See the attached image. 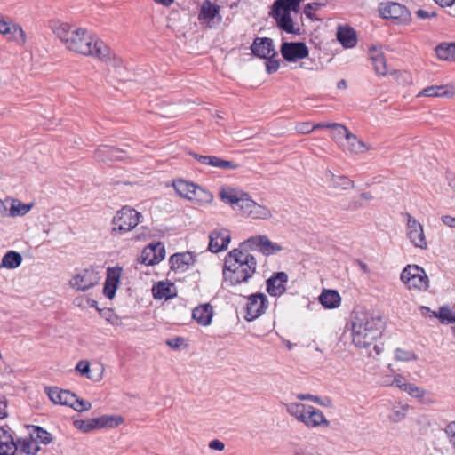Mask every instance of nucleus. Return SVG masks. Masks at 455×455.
Instances as JSON below:
<instances>
[{
    "label": "nucleus",
    "instance_id": "8",
    "mask_svg": "<svg viewBox=\"0 0 455 455\" xmlns=\"http://www.w3.org/2000/svg\"><path fill=\"white\" fill-rule=\"evenodd\" d=\"M379 12L382 18L395 20L398 23H407L411 19L407 7L396 2L381 3Z\"/></svg>",
    "mask_w": 455,
    "mask_h": 455
},
{
    "label": "nucleus",
    "instance_id": "53",
    "mask_svg": "<svg viewBox=\"0 0 455 455\" xmlns=\"http://www.w3.org/2000/svg\"><path fill=\"white\" fill-rule=\"evenodd\" d=\"M296 130L298 132L302 134H307L310 133L312 131H314L313 124L309 122H304L300 123L296 126Z\"/></svg>",
    "mask_w": 455,
    "mask_h": 455
},
{
    "label": "nucleus",
    "instance_id": "62",
    "mask_svg": "<svg viewBox=\"0 0 455 455\" xmlns=\"http://www.w3.org/2000/svg\"><path fill=\"white\" fill-rule=\"evenodd\" d=\"M436 4L439 6L445 8V7H451L455 4V0H434Z\"/></svg>",
    "mask_w": 455,
    "mask_h": 455
},
{
    "label": "nucleus",
    "instance_id": "21",
    "mask_svg": "<svg viewBox=\"0 0 455 455\" xmlns=\"http://www.w3.org/2000/svg\"><path fill=\"white\" fill-rule=\"evenodd\" d=\"M241 212L251 219L267 220L272 217L271 211L267 206L257 204L251 196L246 200Z\"/></svg>",
    "mask_w": 455,
    "mask_h": 455
},
{
    "label": "nucleus",
    "instance_id": "32",
    "mask_svg": "<svg viewBox=\"0 0 455 455\" xmlns=\"http://www.w3.org/2000/svg\"><path fill=\"white\" fill-rule=\"evenodd\" d=\"M403 391L409 394L411 396L418 399L423 403L430 404L434 403L433 396L425 389L419 387L418 386L409 383L403 385Z\"/></svg>",
    "mask_w": 455,
    "mask_h": 455
},
{
    "label": "nucleus",
    "instance_id": "36",
    "mask_svg": "<svg viewBox=\"0 0 455 455\" xmlns=\"http://www.w3.org/2000/svg\"><path fill=\"white\" fill-rule=\"evenodd\" d=\"M22 263V256L16 251H8L0 262V268L15 269Z\"/></svg>",
    "mask_w": 455,
    "mask_h": 455
},
{
    "label": "nucleus",
    "instance_id": "6",
    "mask_svg": "<svg viewBox=\"0 0 455 455\" xmlns=\"http://www.w3.org/2000/svg\"><path fill=\"white\" fill-rule=\"evenodd\" d=\"M87 55L97 58L101 62L113 67H119L122 62L111 49L96 36H90V41L87 42Z\"/></svg>",
    "mask_w": 455,
    "mask_h": 455
},
{
    "label": "nucleus",
    "instance_id": "43",
    "mask_svg": "<svg viewBox=\"0 0 455 455\" xmlns=\"http://www.w3.org/2000/svg\"><path fill=\"white\" fill-rule=\"evenodd\" d=\"M21 451L28 455H35L39 451L38 443L30 435L21 442Z\"/></svg>",
    "mask_w": 455,
    "mask_h": 455
},
{
    "label": "nucleus",
    "instance_id": "64",
    "mask_svg": "<svg viewBox=\"0 0 455 455\" xmlns=\"http://www.w3.org/2000/svg\"><path fill=\"white\" fill-rule=\"evenodd\" d=\"M76 370L81 373V375H85V361L81 360L76 367Z\"/></svg>",
    "mask_w": 455,
    "mask_h": 455
},
{
    "label": "nucleus",
    "instance_id": "11",
    "mask_svg": "<svg viewBox=\"0 0 455 455\" xmlns=\"http://www.w3.org/2000/svg\"><path fill=\"white\" fill-rule=\"evenodd\" d=\"M267 298L263 293L251 294L246 304L245 320L251 322L259 317L267 307Z\"/></svg>",
    "mask_w": 455,
    "mask_h": 455
},
{
    "label": "nucleus",
    "instance_id": "35",
    "mask_svg": "<svg viewBox=\"0 0 455 455\" xmlns=\"http://www.w3.org/2000/svg\"><path fill=\"white\" fill-rule=\"evenodd\" d=\"M319 300L325 308H336L340 305L341 299L337 291L323 290Z\"/></svg>",
    "mask_w": 455,
    "mask_h": 455
},
{
    "label": "nucleus",
    "instance_id": "3",
    "mask_svg": "<svg viewBox=\"0 0 455 455\" xmlns=\"http://www.w3.org/2000/svg\"><path fill=\"white\" fill-rule=\"evenodd\" d=\"M56 36L65 44L69 51L84 54V30L71 26L68 23H61L54 28Z\"/></svg>",
    "mask_w": 455,
    "mask_h": 455
},
{
    "label": "nucleus",
    "instance_id": "40",
    "mask_svg": "<svg viewBox=\"0 0 455 455\" xmlns=\"http://www.w3.org/2000/svg\"><path fill=\"white\" fill-rule=\"evenodd\" d=\"M306 410H309V405L299 403H291L286 405L287 412L299 422L302 418H305Z\"/></svg>",
    "mask_w": 455,
    "mask_h": 455
},
{
    "label": "nucleus",
    "instance_id": "60",
    "mask_svg": "<svg viewBox=\"0 0 455 455\" xmlns=\"http://www.w3.org/2000/svg\"><path fill=\"white\" fill-rule=\"evenodd\" d=\"M394 384L402 391H403V385L409 384L402 376H397L394 379Z\"/></svg>",
    "mask_w": 455,
    "mask_h": 455
},
{
    "label": "nucleus",
    "instance_id": "25",
    "mask_svg": "<svg viewBox=\"0 0 455 455\" xmlns=\"http://www.w3.org/2000/svg\"><path fill=\"white\" fill-rule=\"evenodd\" d=\"M124 150L108 145H100L95 150V157L102 162L123 160Z\"/></svg>",
    "mask_w": 455,
    "mask_h": 455
},
{
    "label": "nucleus",
    "instance_id": "16",
    "mask_svg": "<svg viewBox=\"0 0 455 455\" xmlns=\"http://www.w3.org/2000/svg\"><path fill=\"white\" fill-rule=\"evenodd\" d=\"M124 422L121 415H102L87 419V432L94 429L114 428Z\"/></svg>",
    "mask_w": 455,
    "mask_h": 455
},
{
    "label": "nucleus",
    "instance_id": "41",
    "mask_svg": "<svg viewBox=\"0 0 455 455\" xmlns=\"http://www.w3.org/2000/svg\"><path fill=\"white\" fill-rule=\"evenodd\" d=\"M32 206V204H24L17 199H14L12 200L9 214L12 217L23 216L30 211Z\"/></svg>",
    "mask_w": 455,
    "mask_h": 455
},
{
    "label": "nucleus",
    "instance_id": "51",
    "mask_svg": "<svg viewBox=\"0 0 455 455\" xmlns=\"http://www.w3.org/2000/svg\"><path fill=\"white\" fill-rule=\"evenodd\" d=\"M70 284L73 288H76L77 291H85V284L84 276L81 275H76L71 280Z\"/></svg>",
    "mask_w": 455,
    "mask_h": 455
},
{
    "label": "nucleus",
    "instance_id": "24",
    "mask_svg": "<svg viewBox=\"0 0 455 455\" xmlns=\"http://www.w3.org/2000/svg\"><path fill=\"white\" fill-rule=\"evenodd\" d=\"M247 243L251 246L259 247L260 251L265 255H270L279 252L283 247L272 243L266 235L252 236L247 240Z\"/></svg>",
    "mask_w": 455,
    "mask_h": 455
},
{
    "label": "nucleus",
    "instance_id": "56",
    "mask_svg": "<svg viewBox=\"0 0 455 455\" xmlns=\"http://www.w3.org/2000/svg\"><path fill=\"white\" fill-rule=\"evenodd\" d=\"M10 440L14 441L12 434L3 427H0V443L10 442Z\"/></svg>",
    "mask_w": 455,
    "mask_h": 455
},
{
    "label": "nucleus",
    "instance_id": "26",
    "mask_svg": "<svg viewBox=\"0 0 455 455\" xmlns=\"http://www.w3.org/2000/svg\"><path fill=\"white\" fill-rule=\"evenodd\" d=\"M325 180L332 189L347 190L355 187V183L347 176L335 175L331 170L325 172Z\"/></svg>",
    "mask_w": 455,
    "mask_h": 455
},
{
    "label": "nucleus",
    "instance_id": "7",
    "mask_svg": "<svg viewBox=\"0 0 455 455\" xmlns=\"http://www.w3.org/2000/svg\"><path fill=\"white\" fill-rule=\"evenodd\" d=\"M47 395L49 399L54 403L69 406L76 411L85 410L84 401L82 398H78L76 394L71 393L69 390L59 389L56 387H48Z\"/></svg>",
    "mask_w": 455,
    "mask_h": 455
},
{
    "label": "nucleus",
    "instance_id": "19",
    "mask_svg": "<svg viewBox=\"0 0 455 455\" xmlns=\"http://www.w3.org/2000/svg\"><path fill=\"white\" fill-rule=\"evenodd\" d=\"M252 53L261 59H267L271 54L277 57L278 53L275 51L273 40L268 37H257L251 46Z\"/></svg>",
    "mask_w": 455,
    "mask_h": 455
},
{
    "label": "nucleus",
    "instance_id": "31",
    "mask_svg": "<svg viewBox=\"0 0 455 455\" xmlns=\"http://www.w3.org/2000/svg\"><path fill=\"white\" fill-rule=\"evenodd\" d=\"M175 191L181 196L189 200L194 199L198 191L203 189L192 182L180 180L173 183Z\"/></svg>",
    "mask_w": 455,
    "mask_h": 455
},
{
    "label": "nucleus",
    "instance_id": "27",
    "mask_svg": "<svg viewBox=\"0 0 455 455\" xmlns=\"http://www.w3.org/2000/svg\"><path fill=\"white\" fill-rule=\"evenodd\" d=\"M419 97H446V98H454L455 97V87L453 85L446 84V85H432L424 88L421 92H419Z\"/></svg>",
    "mask_w": 455,
    "mask_h": 455
},
{
    "label": "nucleus",
    "instance_id": "44",
    "mask_svg": "<svg viewBox=\"0 0 455 455\" xmlns=\"http://www.w3.org/2000/svg\"><path fill=\"white\" fill-rule=\"evenodd\" d=\"M331 137L336 141L343 138L347 140L348 133H350L349 130L345 125L337 123L331 124Z\"/></svg>",
    "mask_w": 455,
    "mask_h": 455
},
{
    "label": "nucleus",
    "instance_id": "48",
    "mask_svg": "<svg viewBox=\"0 0 455 455\" xmlns=\"http://www.w3.org/2000/svg\"><path fill=\"white\" fill-rule=\"evenodd\" d=\"M17 451V444L14 441L0 443V455H14Z\"/></svg>",
    "mask_w": 455,
    "mask_h": 455
},
{
    "label": "nucleus",
    "instance_id": "52",
    "mask_svg": "<svg viewBox=\"0 0 455 455\" xmlns=\"http://www.w3.org/2000/svg\"><path fill=\"white\" fill-rule=\"evenodd\" d=\"M99 312L102 318L106 319L108 322L111 323L117 320L116 314L110 308L99 309Z\"/></svg>",
    "mask_w": 455,
    "mask_h": 455
},
{
    "label": "nucleus",
    "instance_id": "12",
    "mask_svg": "<svg viewBox=\"0 0 455 455\" xmlns=\"http://www.w3.org/2000/svg\"><path fill=\"white\" fill-rule=\"evenodd\" d=\"M165 257L164 245L160 243H149L146 246L140 256L138 258V262L146 266H154L162 261Z\"/></svg>",
    "mask_w": 455,
    "mask_h": 455
},
{
    "label": "nucleus",
    "instance_id": "57",
    "mask_svg": "<svg viewBox=\"0 0 455 455\" xmlns=\"http://www.w3.org/2000/svg\"><path fill=\"white\" fill-rule=\"evenodd\" d=\"M416 14H417L418 18L422 19V20L429 19V18H433V17H436L437 16L435 12H427L426 10H423V9H419L416 12Z\"/></svg>",
    "mask_w": 455,
    "mask_h": 455
},
{
    "label": "nucleus",
    "instance_id": "54",
    "mask_svg": "<svg viewBox=\"0 0 455 455\" xmlns=\"http://www.w3.org/2000/svg\"><path fill=\"white\" fill-rule=\"evenodd\" d=\"M445 432L449 435L450 442L455 448V421L446 426Z\"/></svg>",
    "mask_w": 455,
    "mask_h": 455
},
{
    "label": "nucleus",
    "instance_id": "9",
    "mask_svg": "<svg viewBox=\"0 0 455 455\" xmlns=\"http://www.w3.org/2000/svg\"><path fill=\"white\" fill-rule=\"evenodd\" d=\"M219 196L224 203L230 204L234 210L242 212L250 196L238 188L224 186L220 188Z\"/></svg>",
    "mask_w": 455,
    "mask_h": 455
},
{
    "label": "nucleus",
    "instance_id": "39",
    "mask_svg": "<svg viewBox=\"0 0 455 455\" xmlns=\"http://www.w3.org/2000/svg\"><path fill=\"white\" fill-rule=\"evenodd\" d=\"M171 286L172 284L167 282H158L152 289L154 298L158 299L172 298Z\"/></svg>",
    "mask_w": 455,
    "mask_h": 455
},
{
    "label": "nucleus",
    "instance_id": "23",
    "mask_svg": "<svg viewBox=\"0 0 455 455\" xmlns=\"http://www.w3.org/2000/svg\"><path fill=\"white\" fill-rule=\"evenodd\" d=\"M300 422L304 423L307 427L313 428L320 426L328 427L330 421L326 419L323 413L317 408L309 405V410H306L305 418Z\"/></svg>",
    "mask_w": 455,
    "mask_h": 455
},
{
    "label": "nucleus",
    "instance_id": "5",
    "mask_svg": "<svg viewBox=\"0 0 455 455\" xmlns=\"http://www.w3.org/2000/svg\"><path fill=\"white\" fill-rule=\"evenodd\" d=\"M400 278L409 290L426 291L429 287L426 271L417 265L406 266L403 269Z\"/></svg>",
    "mask_w": 455,
    "mask_h": 455
},
{
    "label": "nucleus",
    "instance_id": "14",
    "mask_svg": "<svg viewBox=\"0 0 455 455\" xmlns=\"http://www.w3.org/2000/svg\"><path fill=\"white\" fill-rule=\"evenodd\" d=\"M220 7L213 4L210 0H204L198 13V20L201 25H205L206 28H212L213 20L217 18L218 23L221 22L222 17L220 14Z\"/></svg>",
    "mask_w": 455,
    "mask_h": 455
},
{
    "label": "nucleus",
    "instance_id": "4",
    "mask_svg": "<svg viewBox=\"0 0 455 455\" xmlns=\"http://www.w3.org/2000/svg\"><path fill=\"white\" fill-rule=\"evenodd\" d=\"M141 214L135 209L124 206L112 219V235H123L132 230L140 222Z\"/></svg>",
    "mask_w": 455,
    "mask_h": 455
},
{
    "label": "nucleus",
    "instance_id": "28",
    "mask_svg": "<svg viewBox=\"0 0 455 455\" xmlns=\"http://www.w3.org/2000/svg\"><path fill=\"white\" fill-rule=\"evenodd\" d=\"M270 15L276 20L277 26L283 31L291 34H299V28L295 29L293 26V21L288 10H282L279 12V15L275 14L274 6L272 7V11Z\"/></svg>",
    "mask_w": 455,
    "mask_h": 455
},
{
    "label": "nucleus",
    "instance_id": "38",
    "mask_svg": "<svg viewBox=\"0 0 455 455\" xmlns=\"http://www.w3.org/2000/svg\"><path fill=\"white\" fill-rule=\"evenodd\" d=\"M104 367L102 363L97 361H92L91 363L87 361V379L97 382L102 379Z\"/></svg>",
    "mask_w": 455,
    "mask_h": 455
},
{
    "label": "nucleus",
    "instance_id": "22",
    "mask_svg": "<svg viewBox=\"0 0 455 455\" xmlns=\"http://www.w3.org/2000/svg\"><path fill=\"white\" fill-rule=\"evenodd\" d=\"M288 275L285 272H277L267 280V291L271 296H281L286 291Z\"/></svg>",
    "mask_w": 455,
    "mask_h": 455
},
{
    "label": "nucleus",
    "instance_id": "29",
    "mask_svg": "<svg viewBox=\"0 0 455 455\" xmlns=\"http://www.w3.org/2000/svg\"><path fill=\"white\" fill-rule=\"evenodd\" d=\"M195 263V257L191 252L175 253L170 258L171 268L184 271Z\"/></svg>",
    "mask_w": 455,
    "mask_h": 455
},
{
    "label": "nucleus",
    "instance_id": "45",
    "mask_svg": "<svg viewBox=\"0 0 455 455\" xmlns=\"http://www.w3.org/2000/svg\"><path fill=\"white\" fill-rule=\"evenodd\" d=\"M435 317H438L443 323L446 322L448 323H455V313H453L448 307H441L439 313H434Z\"/></svg>",
    "mask_w": 455,
    "mask_h": 455
},
{
    "label": "nucleus",
    "instance_id": "49",
    "mask_svg": "<svg viewBox=\"0 0 455 455\" xmlns=\"http://www.w3.org/2000/svg\"><path fill=\"white\" fill-rule=\"evenodd\" d=\"M34 433L36 434V439L44 444H48L52 441L51 434L41 427H34Z\"/></svg>",
    "mask_w": 455,
    "mask_h": 455
},
{
    "label": "nucleus",
    "instance_id": "42",
    "mask_svg": "<svg viewBox=\"0 0 455 455\" xmlns=\"http://www.w3.org/2000/svg\"><path fill=\"white\" fill-rule=\"evenodd\" d=\"M374 69L378 75L385 76L387 72L386 60L382 53L376 52L375 55L371 57Z\"/></svg>",
    "mask_w": 455,
    "mask_h": 455
},
{
    "label": "nucleus",
    "instance_id": "18",
    "mask_svg": "<svg viewBox=\"0 0 455 455\" xmlns=\"http://www.w3.org/2000/svg\"><path fill=\"white\" fill-rule=\"evenodd\" d=\"M122 272V267L118 266L108 267L107 269V277L104 283L103 293L109 299H112L116 295V289L120 283Z\"/></svg>",
    "mask_w": 455,
    "mask_h": 455
},
{
    "label": "nucleus",
    "instance_id": "55",
    "mask_svg": "<svg viewBox=\"0 0 455 455\" xmlns=\"http://www.w3.org/2000/svg\"><path fill=\"white\" fill-rule=\"evenodd\" d=\"M320 4L318 3H309L305 5L304 7V13L307 17L312 18L313 14L311 13V11H316L320 7Z\"/></svg>",
    "mask_w": 455,
    "mask_h": 455
},
{
    "label": "nucleus",
    "instance_id": "63",
    "mask_svg": "<svg viewBox=\"0 0 455 455\" xmlns=\"http://www.w3.org/2000/svg\"><path fill=\"white\" fill-rule=\"evenodd\" d=\"M76 428L79 429L83 433H85V420L84 419H75L73 421Z\"/></svg>",
    "mask_w": 455,
    "mask_h": 455
},
{
    "label": "nucleus",
    "instance_id": "30",
    "mask_svg": "<svg viewBox=\"0 0 455 455\" xmlns=\"http://www.w3.org/2000/svg\"><path fill=\"white\" fill-rule=\"evenodd\" d=\"M213 315L212 307L210 304H204L194 308L193 319L200 325L207 326L211 323Z\"/></svg>",
    "mask_w": 455,
    "mask_h": 455
},
{
    "label": "nucleus",
    "instance_id": "58",
    "mask_svg": "<svg viewBox=\"0 0 455 455\" xmlns=\"http://www.w3.org/2000/svg\"><path fill=\"white\" fill-rule=\"evenodd\" d=\"M184 341V339L181 337H177L172 339H168L166 344L172 348H179Z\"/></svg>",
    "mask_w": 455,
    "mask_h": 455
},
{
    "label": "nucleus",
    "instance_id": "47",
    "mask_svg": "<svg viewBox=\"0 0 455 455\" xmlns=\"http://www.w3.org/2000/svg\"><path fill=\"white\" fill-rule=\"evenodd\" d=\"M407 408L408 406L394 407L389 415V419L393 422L401 421L405 418Z\"/></svg>",
    "mask_w": 455,
    "mask_h": 455
},
{
    "label": "nucleus",
    "instance_id": "46",
    "mask_svg": "<svg viewBox=\"0 0 455 455\" xmlns=\"http://www.w3.org/2000/svg\"><path fill=\"white\" fill-rule=\"evenodd\" d=\"M395 356L396 360L404 362L417 359V355L414 354V352L410 350H403L402 348H397L395 350Z\"/></svg>",
    "mask_w": 455,
    "mask_h": 455
},
{
    "label": "nucleus",
    "instance_id": "15",
    "mask_svg": "<svg viewBox=\"0 0 455 455\" xmlns=\"http://www.w3.org/2000/svg\"><path fill=\"white\" fill-rule=\"evenodd\" d=\"M230 239V233L228 229H214L209 235V251L217 253L228 249Z\"/></svg>",
    "mask_w": 455,
    "mask_h": 455
},
{
    "label": "nucleus",
    "instance_id": "50",
    "mask_svg": "<svg viewBox=\"0 0 455 455\" xmlns=\"http://www.w3.org/2000/svg\"><path fill=\"white\" fill-rule=\"evenodd\" d=\"M276 58L277 57H274V55L271 54L267 59H266V69L268 74L275 73L278 70L280 62Z\"/></svg>",
    "mask_w": 455,
    "mask_h": 455
},
{
    "label": "nucleus",
    "instance_id": "20",
    "mask_svg": "<svg viewBox=\"0 0 455 455\" xmlns=\"http://www.w3.org/2000/svg\"><path fill=\"white\" fill-rule=\"evenodd\" d=\"M0 33L19 44H23L26 42V35L22 28L18 24L6 20L3 16H0Z\"/></svg>",
    "mask_w": 455,
    "mask_h": 455
},
{
    "label": "nucleus",
    "instance_id": "1",
    "mask_svg": "<svg viewBox=\"0 0 455 455\" xmlns=\"http://www.w3.org/2000/svg\"><path fill=\"white\" fill-rule=\"evenodd\" d=\"M385 329L382 316L368 311H355L351 319V336L353 344L359 348H367L373 345L375 355H379L382 348L375 342L381 337Z\"/></svg>",
    "mask_w": 455,
    "mask_h": 455
},
{
    "label": "nucleus",
    "instance_id": "2",
    "mask_svg": "<svg viewBox=\"0 0 455 455\" xmlns=\"http://www.w3.org/2000/svg\"><path fill=\"white\" fill-rule=\"evenodd\" d=\"M257 260L248 251L234 249L225 257L223 277L225 283L231 286L247 282L255 274Z\"/></svg>",
    "mask_w": 455,
    "mask_h": 455
},
{
    "label": "nucleus",
    "instance_id": "37",
    "mask_svg": "<svg viewBox=\"0 0 455 455\" xmlns=\"http://www.w3.org/2000/svg\"><path fill=\"white\" fill-rule=\"evenodd\" d=\"M435 53L442 60L455 61V43H442L435 47Z\"/></svg>",
    "mask_w": 455,
    "mask_h": 455
},
{
    "label": "nucleus",
    "instance_id": "33",
    "mask_svg": "<svg viewBox=\"0 0 455 455\" xmlns=\"http://www.w3.org/2000/svg\"><path fill=\"white\" fill-rule=\"evenodd\" d=\"M337 39L346 48H352L356 44V33L350 27H339L337 32Z\"/></svg>",
    "mask_w": 455,
    "mask_h": 455
},
{
    "label": "nucleus",
    "instance_id": "13",
    "mask_svg": "<svg viewBox=\"0 0 455 455\" xmlns=\"http://www.w3.org/2000/svg\"><path fill=\"white\" fill-rule=\"evenodd\" d=\"M283 58L289 62H296L308 56L309 51L305 43L283 42L280 48Z\"/></svg>",
    "mask_w": 455,
    "mask_h": 455
},
{
    "label": "nucleus",
    "instance_id": "10",
    "mask_svg": "<svg viewBox=\"0 0 455 455\" xmlns=\"http://www.w3.org/2000/svg\"><path fill=\"white\" fill-rule=\"evenodd\" d=\"M406 216L407 237L415 247L426 250L427 248V242L424 234L423 226L411 214L407 213Z\"/></svg>",
    "mask_w": 455,
    "mask_h": 455
},
{
    "label": "nucleus",
    "instance_id": "17",
    "mask_svg": "<svg viewBox=\"0 0 455 455\" xmlns=\"http://www.w3.org/2000/svg\"><path fill=\"white\" fill-rule=\"evenodd\" d=\"M189 155L201 164L216 167L221 170H236L240 166L233 161L225 160L215 156H202L195 152H189Z\"/></svg>",
    "mask_w": 455,
    "mask_h": 455
},
{
    "label": "nucleus",
    "instance_id": "61",
    "mask_svg": "<svg viewBox=\"0 0 455 455\" xmlns=\"http://www.w3.org/2000/svg\"><path fill=\"white\" fill-rule=\"evenodd\" d=\"M442 221L449 227L455 228V218L449 216V215H443L442 217Z\"/></svg>",
    "mask_w": 455,
    "mask_h": 455
},
{
    "label": "nucleus",
    "instance_id": "59",
    "mask_svg": "<svg viewBox=\"0 0 455 455\" xmlns=\"http://www.w3.org/2000/svg\"><path fill=\"white\" fill-rule=\"evenodd\" d=\"M209 448L217 451H223L225 445L221 441L215 439L210 442Z\"/></svg>",
    "mask_w": 455,
    "mask_h": 455
},
{
    "label": "nucleus",
    "instance_id": "34",
    "mask_svg": "<svg viewBox=\"0 0 455 455\" xmlns=\"http://www.w3.org/2000/svg\"><path fill=\"white\" fill-rule=\"evenodd\" d=\"M346 141L347 146L345 150L351 154H361L371 149V146L365 144L352 132L348 133Z\"/></svg>",
    "mask_w": 455,
    "mask_h": 455
}]
</instances>
